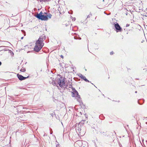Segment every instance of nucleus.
<instances>
[{
	"label": "nucleus",
	"mask_w": 147,
	"mask_h": 147,
	"mask_svg": "<svg viewBox=\"0 0 147 147\" xmlns=\"http://www.w3.org/2000/svg\"><path fill=\"white\" fill-rule=\"evenodd\" d=\"M43 39L39 38L35 43V45L34 47V50L35 51L39 52L43 47L44 43H43Z\"/></svg>",
	"instance_id": "nucleus-1"
},
{
	"label": "nucleus",
	"mask_w": 147,
	"mask_h": 147,
	"mask_svg": "<svg viewBox=\"0 0 147 147\" xmlns=\"http://www.w3.org/2000/svg\"><path fill=\"white\" fill-rule=\"evenodd\" d=\"M42 11H41L39 14L37 13L35 16L39 20H47V17H46L45 14H47V13H45L43 14Z\"/></svg>",
	"instance_id": "nucleus-2"
},
{
	"label": "nucleus",
	"mask_w": 147,
	"mask_h": 147,
	"mask_svg": "<svg viewBox=\"0 0 147 147\" xmlns=\"http://www.w3.org/2000/svg\"><path fill=\"white\" fill-rule=\"evenodd\" d=\"M56 82L57 85L56 86L57 87H58V85H59V86L62 88L63 87L65 84V80L64 78H62L57 79Z\"/></svg>",
	"instance_id": "nucleus-3"
},
{
	"label": "nucleus",
	"mask_w": 147,
	"mask_h": 147,
	"mask_svg": "<svg viewBox=\"0 0 147 147\" xmlns=\"http://www.w3.org/2000/svg\"><path fill=\"white\" fill-rule=\"evenodd\" d=\"M86 142L84 141L82 142L81 141H77L74 144L75 146L76 147H81L83 146V144H85Z\"/></svg>",
	"instance_id": "nucleus-4"
},
{
	"label": "nucleus",
	"mask_w": 147,
	"mask_h": 147,
	"mask_svg": "<svg viewBox=\"0 0 147 147\" xmlns=\"http://www.w3.org/2000/svg\"><path fill=\"white\" fill-rule=\"evenodd\" d=\"M49 81L50 84H52L54 86H56L57 85V83L56 82L55 80H54L53 77H51L50 78L49 80Z\"/></svg>",
	"instance_id": "nucleus-5"
},
{
	"label": "nucleus",
	"mask_w": 147,
	"mask_h": 147,
	"mask_svg": "<svg viewBox=\"0 0 147 147\" xmlns=\"http://www.w3.org/2000/svg\"><path fill=\"white\" fill-rule=\"evenodd\" d=\"M114 26L117 32H121L122 29L118 23L114 24Z\"/></svg>",
	"instance_id": "nucleus-6"
},
{
	"label": "nucleus",
	"mask_w": 147,
	"mask_h": 147,
	"mask_svg": "<svg viewBox=\"0 0 147 147\" xmlns=\"http://www.w3.org/2000/svg\"><path fill=\"white\" fill-rule=\"evenodd\" d=\"M17 76L18 78L20 80H25L27 77H24L21 75L18 74L17 75Z\"/></svg>",
	"instance_id": "nucleus-7"
},
{
	"label": "nucleus",
	"mask_w": 147,
	"mask_h": 147,
	"mask_svg": "<svg viewBox=\"0 0 147 147\" xmlns=\"http://www.w3.org/2000/svg\"><path fill=\"white\" fill-rule=\"evenodd\" d=\"M72 90L73 91V92H72V97H75V94H76V96H78V95H79L78 93V92L76 90L75 88H73L72 89Z\"/></svg>",
	"instance_id": "nucleus-8"
},
{
	"label": "nucleus",
	"mask_w": 147,
	"mask_h": 147,
	"mask_svg": "<svg viewBox=\"0 0 147 147\" xmlns=\"http://www.w3.org/2000/svg\"><path fill=\"white\" fill-rule=\"evenodd\" d=\"M80 77L82 79H83L84 80L87 82H89V81L86 78L85 76H83L82 74H80L79 75Z\"/></svg>",
	"instance_id": "nucleus-9"
},
{
	"label": "nucleus",
	"mask_w": 147,
	"mask_h": 147,
	"mask_svg": "<svg viewBox=\"0 0 147 147\" xmlns=\"http://www.w3.org/2000/svg\"><path fill=\"white\" fill-rule=\"evenodd\" d=\"M46 16L47 17V20L48 18H51L52 16V15L50 13H48L47 15L46 14Z\"/></svg>",
	"instance_id": "nucleus-10"
},
{
	"label": "nucleus",
	"mask_w": 147,
	"mask_h": 147,
	"mask_svg": "<svg viewBox=\"0 0 147 147\" xmlns=\"http://www.w3.org/2000/svg\"><path fill=\"white\" fill-rule=\"evenodd\" d=\"M77 98H78L77 99V101L79 102H81V99L80 97V96H78V97H77Z\"/></svg>",
	"instance_id": "nucleus-11"
},
{
	"label": "nucleus",
	"mask_w": 147,
	"mask_h": 147,
	"mask_svg": "<svg viewBox=\"0 0 147 147\" xmlns=\"http://www.w3.org/2000/svg\"><path fill=\"white\" fill-rule=\"evenodd\" d=\"M26 71V69L24 68H22L21 69L20 71L21 72H24Z\"/></svg>",
	"instance_id": "nucleus-12"
},
{
	"label": "nucleus",
	"mask_w": 147,
	"mask_h": 147,
	"mask_svg": "<svg viewBox=\"0 0 147 147\" xmlns=\"http://www.w3.org/2000/svg\"><path fill=\"white\" fill-rule=\"evenodd\" d=\"M75 97H76V98H77V97H78V96H80L79 95H78V96H76V94H75Z\"/></svg>",
	"instance_id": "nucleus-13"
},
{
	"label": "nucleus",
	"mask_w": 147,
	"mask_h": 147,
	"mask_svg": "<svg viewBox=\"0 0 147 147\" xmlns=\"http://www.w3.org/2000/svg\"><path fill=\"white\" fill-rule=\"evenodd\" d=\"M92 15V14H90V15H88L87 16V18H90Z\"/></svg>",
	"instance_id": "nucleus-14"
},
{
	"label": "nucleus",
	"mask_w": 147,
	"mask_h": 147,
	"mask_svg": "<svg viewBox=\"0 0 147 147\" xmlns=\"http://www.w3.org/2000/svg\"><path fill=\"white\" fill-rule=\"evenodd\" d=\"M114 53L113 51L111 52L110 53V54L111 55H112Z\"/></svg>",
	"instance_id": "nucleus-15"
},
{
	"label": "nucleus",
	"mask_w": 147,
	"mask_h": 147,
	"mask_svg": "<svg viewBox=\"0 0 147 147\" xmlns=\"http://www.w3.org/2000/svg\"><path fill=\"white\" fill-rule=\"evenodd\" d=\"M87 146L86 145H85V146L84 144H83V146H82V147H87Z\"/></svg>",
	"instance_id": "nucleus-16"
},
{
	"label": "nucleus",
	"mask_w": 147,
	"mask_h": 147,
	"mask_svg": "<svg viewBox=\"0 0 147 147\" xmlns=\"http://www.w3.org/2000/svg\"><path fill=\"white\" fill-rule=\"evenodd\" d=\"M129 24H127L126 25V27H128V26H129Z\"/></svg>",
	"instance_id": "nucleus-17"
},
{
	"label": "nucleus",
	"mask_w": 147,
	"mask_h": 147,
	"mask_svg": "<svg viewBox=\"0 0 147 147\" xmlns=\"http://www.w3.org/2000/svg\"><path fill=\"white\" fill-rule=\"evenodd\" d=\"M72 20H74V21H75V18H74V19H73Z\"/></svg>",
	"instance_id": "nucleus-18"
},
{
	"label": "nucleus",
	"mask_w": 147,
	"mask_h": 147,
	"mask_svg": "<svg viewBox=\"0 0 147 147\" xmlns=\"http://www.w3.org/2000/svg\"><path fill=\"white\" fill-rule=\"evenodd\" d=\"M39 1L40 2H41L42 1V0H39Z\"/></svg>",
	"instance_id": "nucleus-19"
},
{
	"label": "nucleus",
	"mask_w": 147,
	"mask_h": 147,
	"mask_svg": "<svg viewBox=\"0 0 147 147\" xmlns=\"http://www.w3.org/2000/svg\"><path fill=\"white\" fill-rule=\"evenodd\" d=\"M61 57L62 58H63V55H61Z\"/></svg>",
	"instance_id": "nucleus-20"
},
{
	"label": "nucleus",
	"mask_w": 147,
	"mask_h": 147,
	"mask_svg": "<svg viewBox=\"0 0 147 147\" xmlns=\"http://www.w3.org/2000/svg\"><path fill=\"white\" fill-rule=\"evenodd\" d=\"M1 61H0V66L1 65Z\"/></svg>",
	"instance_id": "nucleus-21"
},
{
	"label": "nucleus",
	"mask_w": 147,
	"mask_h": 147,
	"mask_svg": "<svg viewBox=\"0 0 147 147\" xmlns=\"http://www.w3.org/2000/svg\"><path fill=\"white\" fill-rule=\"evenodd\" d=\"M23 37H22L21 38V39H23Z\"/></svg>",
	"instance_id": "nucleus-22"
},
{
	"label": "nucleus",
	"mask_w": 147,
	"mask_h": 147,
	"mask_svg": "<svg viewBox=\"0 0 147 147\" xmlns=\"http://www.w3.org/2000/svg\"><path fill=\"white\" fill-rule=\"evenodd\" d=\"M4 47V46H1V47Z\"/></svg>",
	"instance_id": "nucleus-23"
},
{
	"label": "nucleus",
	"mask_w": 147,
	"mask_h": 147,
	"mask_svg": "<svg viewBox=\"0 0 147 147\" xmlns=\"http://www.w3.org/2000/svg\"><path fill=\"white\" fill-rule=\"evenodd\" d=\"M46 134H45L43 135V136H45Z\"/></svg>",
	"instance_id": "nucleus-24"
},
{
	"label": "nucleus",
	"mask_w": 147,
	"mask_h": 147,
	"mask_svg": "<svg viewBox=\"0 0 147 147\" xmlns=\"http://www.w3.org/2000/svg\"><path fill=\"white\" fill-rule=\"evenodd\" d=\"M137 92V91H136L135 92V93H136Z\"/></svg>",
	"instance_id": "nucleus-25"
},
{
	"label": "nucleus",
	"mask_w": 147,
	"mask_h": 147,
	"mask_svg": "<svg viewBox=\"0 0 147 147\" xmlns=\"http://www.w3.org/2000/svg\"><path fill=\"white\" fill-rule=\"evenodd\" d=\"M22 31H23V32H25V31H24V30H22Z\"/></svg>",
	"instance_id": "nucleus-26"
},
{
	"label": "nucleus",
	"mask_w": 147,
	"mask_h": 147,
	"mask_svg": "<svg viewBox=\"0 0 147 147\" xmlns=\"http://www.w3.org/2000/svg\"><path fill=\"white\" fill-rule=\"evenodd\" d=\"M52 134V132H50V134Z\"/></svg>",
	"instance_id": "nucleus-27"
},
{
	"label": "nucleus",
	"mask_w": 147,
	"mask_h": 147,
	"mask_svg": "<svg viewBox=\"0 0 147 147\" xmlns=\"http://www.w3.org/2000/svg\"><path fill=\"white\" fill-rule=\"evenodd\" d=\"M146 16H147V15H146Z\"/></svg>",
	"instance_id": "nucleus-28"
}]
</instances>
